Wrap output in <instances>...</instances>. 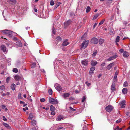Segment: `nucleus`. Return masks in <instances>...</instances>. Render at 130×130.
Instances as JSON below:
<instances>
[{
    "label": "nucleus",
    "instance_id": "nucleus-8",
    "mask_svg": "<svg viewBox=\"0 0 130 130\" xmlns=\"http://www.w3.org/2000/svg\"><path fill=\"white\" fill-rule=\"evenodd\" d=\"M1 50H2L3 52L6 53L7 51V49L6 46L4 45H2L1 47Z\"/></svg>",
    "mask_w": 130,
    "mask_h": 130
},
{
    "label": "nucleus",
    "instance_id": "nucleus-9",
    "mask_svg": "<svg viewBox=\"0 0 130 130\" xmlns=\"http://www.w3.org/2000/svg\"><path fill=\"white\" fill-rule=\"evenodd\" d=\"M119 104L121 105L122 108H124L125 107V100H123L120 102Z\"/></svg>",
    "mask_w": 130,
    "mask_h": 130
},
{
    "label": "nucleus",
    "instance_id": "nucleus-23",
    "mask_svg": "<svg viewBox=\"0 0 130 130\" xmlns=\"http://www.w3.org/2000/svg\"><path fill=\"white\" fill-rule=\"evenodd\" d=\"M3 125L5 127H7L8 129H10L11 128V127L9 126L8 124L7 123H3Z\"/></svg>",
    "mask_w": 130,
    "mask_h": 130
},
{
    "label": "nucleus",
    "instance_id": "nucleus-31",
    "mask_svg": "<svg viewBox=\"0 0 130 130\" xmlns=\"http://www.w3.org/2000/svg\"><path fill=\"white\" fill-rule=\"evenodd\" d=\"M105 20V19H102L100 22L99 23V25L100 26L103 24V23L104 22Z\"/></svg>",
    "mask_w": 130,
    "mask_h": 130
},
{
    "label": "nucleus",
    "instance_id": "nucleus-15",
    "mask_svg": "<svg viewBox=\"0 0 130 130\" xmlns=\"http://www.w3.org/2000/svg\"><path fill=\"white\" fill-rule=\"evenodd\" d=\"M8 2L10 4L14 5L16 3V0H7Z\"/></svg>",
    "mask_w": 130,
    "mask_h": 130
},
{
    "label": "nucleus",
    "instance_id": "nucleus-61",
    "mask_svg": "<svg viewBox=\"0 0 130 130\" xmlns=\"http://www.w3.org/2000/svg\"><path fill=\"white\" fill-rule=\"evenodd\" d=\"M10 80V78L9 77H7L6 78V81L7 82H8Z\"/></svg>",
    "mask_w": 130,
    "mask_h": 130
},
{
    "label": "nucleus",
    "instance_id": "nucleus-17",
    "mask_svg": "<svg viewBox=\"0 0 130 130\" xmlns=\"http://www.w3.org/2000/svg\"><path fill=\"white\" fill-rule=\"evenodd\" d=\"M95 70V68L94 67H91L90 69L89 74L90 75H92L93 73V71Z\"/></svg>",
    "mask_w": 130,
    "mask_h": 130
},
{
    "label": "nucleus",
    "instance_id": "nucleus-30",
    "mask_svg": "<svg viewBox=\"0 0 130 130\" xmlns=\"http://www.w3.org/2000/svg\"><path fill=\"white\" fill-rule=\"evenodd\" d=\"M11 59L10 58H9L7 59L8 64V65H11L10 62L11 61Z\"/></svg>",
    "mask_w": 130,
    "mask_h": 130
},
{
    "label": "nucleus",
    "instance_id": "nucleus-41",
    "mask_svg": "<svg viewBox=\"0 0 130 130\" xmlns=\"http://www.w3.org/2000/svg\"><path fill=\"white\" fill-rule=\"evenodd\" d=\"M17 43L18 46L20 47H21L22 46V44L21 42H17Z\"/></svg>",
    "mask_w": 130,
    "mask_h": 130
},
{
    "label": "nucleus",
    "instance_id": "nucleus-39",
    "mask_svg": "<svg viewBox=\"0 0 130 130\" xmlns=\"http://www.w3.org/2000/svg\"><path fill=\"white\" fill-rule=\"evenodd\" d=\"M13 72L15 73H17L18 72V70L17 68H13L12 70Z\"/></svg>",
    "mask_w": 130,
    "mask_h": 130
},
{
    "label": "nucleus",
    "instance_id": "nucleus-54",
    "mask_svg": "<svg viewBox=\"0 0 130 130\" xmlns=\"http://www.w3.org/2000/svg\"><path fill=\"white\" fill-rule=\"evenodd\" d=\"M3 120L5 121H7V120L6 118H5V117L4 116H3Z\"/></svg>",
    "mask_w": 130,
    "mask_h": 130
},
{
    "label": "nucleus",
    "instance_id": "nucleus-63",
    "mask_svg": "<svg viewBox=\"0 0 130 130\" xmlns=\"http://www.w3.org/2000/svg\"><path fill=\"white\" fill-rule=\"evenodd\" d=\"M79 92V91L77 90H75V92L76 93H78Z\"/></svg>",
    "mask_w": 130,
    "mask_h": 130
},
{
    "label": "nucleus",
    "instance_id": "nucleus-53",
    "mask_svg": "<svg viewBox=\"0 0 130 130\" xmlns=\"http://www.w3.org/2000/svg\"><path fill=\"white\" fill-rule=\"evenodd\" d=\"M97 24V23H95L94 24L93 26V28L94 29L95 27L96 26Z\"/></svg>",
    "mask_w": 130,
    "mask_h": 130
},
{
    "label": "nucleus",
    "instance_id": "nucleus-35",
    "mask_svg": "<svg viewBox=\"0 0 130 130\" xmlns=\"http://www.w3.org/2000/svg\"><path fill=\"white\" fill-rule=\"evenodd\" d=\"M99 15V14L98 13L95 15L93 17V20H94L96 19Z\"/></svg>",
    "mask_w": 130,
    "mask_h": 130
},
{
    "label": "nucleus",
    "instance_id": "nucleus-44",
    "mask_svg": "<svg viewBox=\"0 0 130 130\" xmlns=\"http://www.w3.org/2000/svg\"><path fill=\"white\" fill-rule=\"evenodd\" d=\"M50 4L51 6H53L54 5V3L53 0H51L50 2Z\"/></svg>",
    "mask_w": 130,
    "mask_h": 130
},
{
    "label": "nucleus",
    "instance_id": "nucleus-33",
    "mask_svg": "<svg viewBox=\"0 0 130 130\" xmlns=\"http://www.w3.org/2000/svg\"><path fill=\"white\" fill-rule=\"evenodd\" d=\"M118 71H116L115 74V75L113 77L114 78H117V75L118 74Z\"/></svg>",
    "mask_w": 130,
    "mask_h": 130
},
{
    "label": "nucleus",
    "instance_id": "nucleus-34",
    "mask_svg": "<svg viewBox=\"0 0 130 130\" xmlns=\"http://www.w3.org/2000/svg\"><path fill=\"white\" fill-rule=\"evenodd\" d=\"M48 92L50 95H52L53 93V91L52 89H49L48 90Z\"/></svg>",
    "mask_w": 130,
    "mask_h": 130
},
{
    "label": "nucleus",
    "instance_id": "nucleus-2",
    "mask_svg": "<svg viewBox=\"0 0 130 130\" xmlns=\"http://www.w3.org/2000/svg\"><path fill=\"white\" fill-rule=\"evenodd\" d=\"M113 107L111 105H109L105 108V109L106 111L110 112L113 110Z\"/></svg>",
    "mask_w": 130,
    "mask_h": 130
},
{
    "label": "nucleus",
    "instance_id": "nucleus-5",
    "mask_svg": "<svg viewBox=\"0 0 130 130\" xmlns=\"http://www.w3.org/2000/svg\"><path fill=\"white\" fill-rule=\"evenodd\" d=\"M89 41L88 40L84 41L83 43L82 44V48L84 47V48H85L87 46L88 44L89 43Z\"/></svg>",
    "mask_w": 130,
    "mask_h": 130
},
{
    "label": "nucleus",
    "instance_id": "nucleus-7",
    "mask_svg": "<svg viewBox=\"0 0 130 130\" xmlns=\"http://www.w3.org/2000/svg\"><path fill=\"white\" fill-rule=\"evenodd\" d=\"M71 22V20H69L67 21L64 23V27L66 28L69 25Z\"/></svg>",
    "mask_w": 130,
    "mask_h": 130
},
{
    "label": "nucleus",
    "instance_id": "nucleus-38",
    "mask_svg": "<svg viewBox=\"0 0 130 130\" xmlns=\"http://www.w3.org/2000/svg\"><path fill=\"white\" fill-rule=\"evenodd\" d=\"M2 107L3 109H5V111H7L8 110L7 108H6V106L4 105H2Z\"/></svg>",
    "mask_w": 130,
    "mask_h": 130
},
{
    "label": "nucleus",
    "instance_id": "nucleus-50",
    "mask_svg": "<svg viewBox=\"0 0 130 130\" xmlns=\"http://www.w3.org/2000/svg\"><path fill=\"white\" fill-rule=\"evenodd\" d=\"M45 101V99L43 98L40 99V101L42 102H44Z\"/></svg>",
    "mask_w": 130,
    "mask_h": 130
},
{
    "label": "nucleus",
    "instance_id": "nucleus-32",
    "mask_svg": "<svg viewBox=\"0 0 130 130\" xmlns=\"http://www.w3.org/2000/svg\"><path fill=\"white\" fill-rule=\"evenodd\" d=\"M31 123L34 126H35V125H36V122L35 120H32L31 122Z\"/></svg>",
    "mask_w": 130,
    "mask_h": 130
},
{
    "label": "nucleus",
    "instance_id": "nucleus-57",
    "mask_svg": "<svg viewBox=\"0 0 130 130\" xmlns=\"http://www.w3.org/2000/svg\"><path fill=\"white\" fill-rule=\"evenodd\" d=\"M119 52L120 53H122L124 51V50L123 49H121L119 50Z\"/></svg>",
    "mask_w": 130,
    "mask_h": 130
},
{
    "label": "nucleus",
    "instance_id": "nucleus-6",
    "mask_svg": "<svg viewBox=\"0 0 130 130\" xmlns=\"http://www.w3.org/2000/svg\"><path fill=\"white\" fill-rule=\"evenodd\" d=\"M118 57V54L116 53L113 56L110 57L109 58L107 59V60L108 61H110L113 60L116 58Z\"/></svg>",
    "mask_w": 130,
    "mask_h": 130
},
{
    "label": "nucleus",
    "instance_id": "nucleus-58",
    "mask_svg": "<svg viewBox=\"0 0 130 130\" xmlns=\"http://www.w3.org/2000/svg\"><path fill=\"white\" fill-rule=\"evenodd\" d=\"M74 98L72 97H70L69 98V100H74Z\"/></svg>",
    "mask_w": 130,
    "mask_h": 130
},
{
    "label": "nucleus",
    "instance_id": "nucleus-19",
    "mask_svg": "<svg viewBox=\"0 0 130 130\" xmlns=\"http://www.w3.org/2000/svg\"><path fill=\"white\" fill-rule=\"evenodd\" d=\"M123 56L125 57H127L129 56L128 53L126 51H125L123 53Z\"/></svg>",
    "mask_w": 130,
    "mask_h": 130
},
{
    "label": "nucleus",
    "instance_id": "nucleus-43",
    "mask_svg": "<svg viewBox=\"0 0 130 130\" xmlns=\"http://www.w3.org/2000/svg\"><path fill=\"white\" fill-rule=\"evenodd\" d=\"M5 89V87L4 85H2L1 86V88L0 90H4Z\"/></svg>",
    "mask_w": 130,
    "mask_h": 130
},
{
    "label": "nucleus",
    "instance_id": "nucleus-24",
    "mask_svg": "<svg viewBox=\"0 0 130 130\" xmlns=\"http://www.w3.org/2000/svg\"><path fill=\"white\" fill-rule=\"evenodd\" d=\"M97 62L92 61H91V64L92 66H95L97 63Z\"/></svg>",
    "mask_w": 130,
    "mask_h": 130
},
{
    "label": "nucleus",
    "instance_id": "nucleus-36",
    "mask_svg": "<svg viewBox=\"0 0 130 130\" xmlns=\"http://www.w3.org/2000/svg\"><path fill=\"white\" fill-rule=\"evenodd\" d=\"M56 32V31L55 30V28L54 27V26H53L52 29V32L55 35V34Z\"/></svg>",
    "mask_w": 130,
    "mask_h": 130
},
{
    "label": "nucleus",
    "instance_id": "nucleus-46",
    "mask_svg": "<svg viewBox=\"0 0 130 130\" xmlns=\"http://www.w3.org/2000/svg\"><path fill=\"white\" fill-rule=\"evenodd\" d=\"M117 80L118 79L117 78L113 77V83H116L117 81Z\"/></svg>",
    "mask_w": 130,
    "mask_h": 130
},
{
    "label": "nucleus",
    "instance_id": "nucleus-64",
    "mask_svg": "<svg viewBox=\"0 0 130 130\" xmlns=\"http://www.w3.org/2000/svg\"><path fill=\"white\" fill-rule=\"evenodd\" d=\"M123 23L124 24H125L126 25V24H127V22L126 21H124L123 22Z\"/></svg>",
    "mask_w": 130,
    "mask_h": 130
},
{
    "label": "nucleus",
    "instance_id": "nucleus-13",
    "mask_svg": "<svg viewBox=\"0 0 130 130\" xmlns=\"http://www.w3.org/2000/svg\"><path fill=\"white\" fill-rule=\"evenodd\" d=\"M63 116L62 115H59L58 116L57 118H56V120L57 121H60L63 119Z\"/></svg>",
    "mask_w": 130,
    "mask_h": 130
},
{
    "label": "nucleus",
    "instance_id": "nucleus-18",
    "mask_svg": "<svg viewBox=\"0 0 130 130\" xmlns=\"http://www.w3.org/2000/svg\"><path fill=\"white\" fill-rule=\"evenodd\" d=\"M15 79L17 81H19L21 79V77L20 76L18 75H15L14 77Z\"/></svg>",
    "mask_w": 130,
    "mask_h": 130
},
{
    "label": "nucleus",
    "instance_id": "nucleus-60",
    "mask_svg": "<svg viewBox=\"0 0 130 130\" xmlns=\"http://www.w3.org/2000/svg\"><path fill=\"white\" fill-rule=\"evenodd\" d=\"M20 102L21 104H24L25 102L21 101H20Z\"/></svg>",
    "mask_w": 130,
    "mask_h": 130
},
{
    "label": "nucleus",
    "instance_id": "nucleus-48",
    "mask_svg": "<svg viewBox=\"0 0 130 130\" xmlns=\"http://www.w3.org/2000/svg\"><path fill=\"white\" fill-rule=\"evenodd\" d=\"M85 84L87 85L88 86H90L91 84L90 83H88V81L86 82Z\"/></svg>",
    "mask_w": 130,
    "mask_h": 130
},
{
    "label": "nucleus",
    "instance_id": "nucleus-52",
    "mask_svg": "<svg viewBox=\"0 0 130 130\" xmlns=\"http://www.w3.org/2000/svg\"><path fill=\"white\" fill-rule=\"evenodd\" d=\"M57 40L59 41H60L61 40V38L60 37H58L57 38Z\"/></svg>",
    "mask_w": 130,
    "mask_h": 130
},
{
    "label": "nucleus",
    "instance_id": "nucleus-47",
    "mask_svg": "<svg viewBox=\"0 0 130 130\" xmlns=\"http://www.w3.org/2000/svg\"><path fill=\"white\" fill-rule=\"evenodd\" d=\"M36 65V63H33L31 65V67L32 68H34Z\"/></svg>",
    "mask_w": 130,
    "mask_h": 130
},
{
    "label": "nucleus",
    "instance_id": "nucleus-3",
    "mask_svg": "<svg viewBox=\"0 0 130 130\" xmlns=\"http://www.w3.org/2000/svg\"><path fill=\"white\" fill-rule=\"evenodd\" d=\"M49 102L50 103L53 104H57L58 101L55 99L50 98L49 99Z\"/></svg>",
    "mask_w": 130,
    "mask_h": 130
},
{
    "label": "nucleus",
    "instance_id": "nucleus-4",
    "mask_svg": "<svg viewBox=\"0 0 130 130\" xmlns=\"http://www.w3.org/2000/svg\"><path fill=\"white\" fill-rule=\"evenodd\" d=\"M55 87L58 91L59 92H60V91L62 92V87L58 84H55Z\"/></svg>",
    "mask_w": 130,
    "mask_h": 130
},
{
    "label": "nucleus",
    "instance_id": "nucleus-62",
    "mask_svg": "<svg viewBox=\"0 0 130 130\" xmlns=\"http://www.w3.org/2000/svg\"><path fill=\"white\" fill-rule=\"evenodd\" d=\"M10 93L9 92H7L6 94V95H9L10 94Z\"/></svg>",
    "mask_w": 130,
    "mask_h": 130
},
{
    "label": "nucleus",
    "instance_id": "nucleus-49",
    "mask_svg": "<svg viewBox=\"0 0 130 130\" xmlns=\"http://www.w3.org/2000/svg\"><path fill=\"white\" fill-rule=\"evenodd\" d=\"M69 108H70V110H71L72 111H74L76 110L75 109L71 107H70Z\"/></svg>",
    "mask_w": 130,
    "mask_h": 130
},
{
    "label": "nucleus",
    "instance_id": "nucleus-28",
    "mask_svg": "<svg viewBox=\"0 0 130 130\" xmlns=\"http://www.w3.org/2000/svg\"><path fill=\"white\" fill-rule=\"evenodd\" d=\"M104 40L102 39H100L99 40V43L100 44H102L104 42Z\"/></svg>",
    "mask_w": 130,
    "mask_h": 130
},
{
    "label": "nucleus",
    "instance_id": "nucleus-51",
    "mask_svg": "<svg viewBox=\"0 0 130 130\" xmlns=\"http://www.w3.org/2000/svg\"><path fill=\"white\" fill-rule=\"evenodd\" d=\"M51 115H54L55 114V112L54 111H52L51 112Z\"/></svg>",
    "mask_w": 130,
    "mask_h": 130
},
{
    "label": "nucleus",
    "instance_id": "nucleus-26",
    "mask_svg": "<svg viewBox=\"0 0 130 130\" xmlns=\"http://www.w3.org/2000/svg\"><path fill=\"white\" fill-rule=\"evenodd\" d=\"M90 9L91 8L89 6H88L86 8V12L87 13L89 12L90 11Z\"/></svg>",
    "mask_w": 130,
    "mask_h": 130
},
{
    "label": "nucleus",
    "instance_id": "nucleus-16",
    "mask_svg": "<svg viewBox=\"0 0 130 130\" xmlns=\"http://www.w3.org/2000/svg\"><path fill=\"white\" fill-rule=\"evenodd\" d=\"M115 84L113 83L112 85L111 86V89L112 91H113L115 90Z\"/></svg>",
    "mask_w": 130,
    "mask_h": 130
},
{
    "label": "nucleus",
    "instance_id": "nucleus-11",
    "mask_svg": "<svg viewBox=\"0 0 130 130\" xmlns=\"http://www.w3.org/2000/svg\"><path fill=\"white\" fill-rule=\"evenodd\" d=\"M82 63L83 66H86L87 65L88 63V61L86 59H85L82 61Z\"/></svg>",
    "mask_w": 130,
    "mask_h": 130
},
{
    "label": "nucleus",
    "instance_id": "nucleus-42",
    "mask_svg": "<svg viewBox=\"0 0 130 130\" xmlns=\"http://www.w3.org/2000/svg\"><path fill=\"white\" fill-rule=\"evenodd\" d=\"M18 98L19 99H21L22 98V97L21 96V93H19L18 95Z\"/></svg>",
    "mask_w": 130,
    "mask_h": 130
},
{
    "label": "nucleus",
    "instance_id": "nucleus-37",
    "mask_svg": "<svg viewBox=\"0 0 130 130\" xmlns=\"http://www.w3.org/2000/svg\"><path fill=\"white\" fill-rule=\"evenodd\" d=\"M86 97L85 96H83L82 98V102H84L86 100Z\"/></svg>",
    "mask_w": 130,
    "mask_h": 130
},
{
    "label": "nucleus",
    "instance_id": "nucleus-21",
    "mask_svg": "<svg viewBox=\"0 0 130 130\" xmlns=\"http://www.w3.org/2000/svg\"><path fill=\"white\" fill-rule=\"evenodd\" d=\"M70 95V94L68 93H64L63 94V96L64 98H66L68 97Z\"/></svg>",
    "mask_w": 130,
    "mask_h": 130
},
{
    "label": "nucleus",
    "instance_id": "nucleus-1",
    "mask_svg": "<svg viewBox=\"0 0 130 130\" xmlns=\"http://www.w3.org/2000/svg\"><path fill=\"white\" fill-rule=\"evenodd\" d=\"M1 31L3 33L7 34V35L10 37H11L13 35V33L15 34L12 31L6 29L2 30Z\"/></svg>",
    "mask_w": 130,
    "mask_h": 130
},
{
    "label": "nucleus",
    "instance_id": "nucleus-59",
    "mask_svg": "<svg viewBox=\"0 0 130 130\" xmlns=\"http://www.w3.org/2000/svg\"><path fill=\"white\" fill-rule=\"evenodd\" d=\"M105 62H103L101 65V66H102L103 67L105 66Z\"/></svg>",
    "mask_w": 130,
    "mask_h": 130
},
{
    "label": "nucleus",
    "instance_id": "nucleus-25",
    "mask_svg": "<svg viewBox=\"0 0 130 130\" xmlns=\"http://www.w3.org/2000/svg\"><path fill=\"white\" fill-rule=\"evenodd\" d=\"M50 110L51 111H54L55 109V107L53 105H51L50 106Z\"/></svg>",
    "mask_w": 130,
    "mask_h": 130
},
{
    "label": "nucleus",
    "instance_id": "nucleus-22",
    "mask_svg": "<svg viewBox=\"0 0 130 130\" xmlns=\"http://www.w3.org/2000/svg\"><path fill=\"white\" fill-rule=\"evenodd\" d=\"M15 85L14 84H13L11 85L10 86L12 90H14L15 89Z\"/></svg>",
    "mask_w": 130,
    "mask_h": 130
},
{
    "label": "nucleus",
    "instance_id": "nucleus-56",
    "mask_svg": "<svg viewBox=\"0 0 130 130\" xmlns=\"http://www.w3.org/2000/svg\"><path fill=\"white\" fill-rule=\"evenodd\" d=\"M63 128V127H59L57 128V130H60V129H62Z\"/></svg>",
    "mask_w": 130,
    "mask_h": 130
},
{
    "label": "nucleus",
    "instance_id": "nucleus-45",
    "mask_svg": "<svg viewBox=\"0 0 130 130\" xmlns=\"http://www.w3.org/2000/svg\"><path fill=\"white\" fill-rule=\"evenodd\" d=\"M123 86L124 87H126L128 86V84L126 82H125L123 84Z\"/></svg>",
    "mask_w": 130,
    "mask_h": 130
},
{
    "label": "nucleus",
    "instance_id": "nucleus-29",
    "mask_svg": "<svg viewBox=\"0 0 130 130\" xmlns=\"http://www.w3.org/2000/svg\"><path fill=\"white\" fill-rule=\"evenodd\" d=\"M97 53V50H96L94 51L93 52V54H92V56H93V57L95 56L96 55Z\"/></svg>",
    "mask_w": 130,
    "mask_h": 130
},
{
    "label": "nucleus",
    "instance_id": "nucleus-20",
    "mask_svg": "<svg viewBox=\"0 0 130 130\" xmlns=\"http://www.w3.org/2000/svg\"><path fill=\"white\" fill-rule=\"evenodd\" d=\"M122 93L124 94H126L127 92V89L126 88H124L122 90Z\"/></svg>",
    "mask_w": 130,
    "mask_h": 130
},
{
    "label": "nucleus",
    "instance_id": "nucleus-55",
    "mask_svg": "<svg viewBox=\"0 0 130 130\" xmlns=\"http://www.w3.org/2000/svg\"><path fill=\"white\" fill-rule=\"evenodd\" d=\"M59 6V5H57V4H56L54 6V9H55L56 8H57Z\"/></svg>",
    "mask_w": 130,
    "mask_h": 130
},
{
    "label": "nucleus",
    "instance_id": "nucleus-40",
    "mask_svg": "<svg viewBox=\"0 0 130 130\" xmlns=\"http://www.w3.org/2000/svg\"><path fill=\"white\" fill-rule=\"evenodd\" d=\"M33 117V116L32 113H30L29 115V119L30 120H31Z\"/></svg>",
    "mask_w": 130,
    "mask_h": 130
},
{
    "label": "nucleus",
    "instance_id": "nucleus-27",
    "mask_svg": "<svg viewBox=\"0 0 130 130\" xmlns=\"http://www.w3.org/2000/svg\"><path fill=\"white\" fill-rule=\"evenodd\" d=\"M120 37L119 36H117L116 37L115 42L116 43L119 42L120 40Z\"/></svg>",
    "mask_w": 130,
    "mask_h": 130
},
{
    "label": "nucleus",
    "instance_id": "nucleus-10",
    "mask_svg": "<svg viewBox=\"0 0 130 130\" xmlns=\"http://www.w3.org/2000/svg\"><path fill=\"white\" fill-rule=\"evenodd\" d=\"M114 65V63L113 62L110 63L106 67V69L108 70H110Z\"/></svg>",
    "mask_w": 130,
    "mask_h": 130
},
{
    "label": "nucleus",
    "instance_id": "nucleus-12",
    "mask_svg": "<svg viewBox=\"0 0 130 130\" xmlns=\"http://www.w3.org/2000/svg\"><path fill=\"white\" fill-rule=\"evenodd\" d=\"M91 41L93 43L96 44L98 42V39L95 38H93L92 40Z\"/></svg>",
    "mask_w": 130,
    "mask_h": 130
},
{
    "label": "nucleus",
    "instance_id": "nucleus-14",
    "mask_svg": "<svg viewBox=\"0 0 130 130\" xmlns=\"http://www.w3.org/2000/svg\"><path fill=\"white\" fill-rule=\"evenodd\" d=\"M68 40L66 39L63 42L62 45L63 46H66L69 44V43L68 42Z\"/></svg>",
    "mask_w": 130,
    "mask_h": 130
}]
</instances>
